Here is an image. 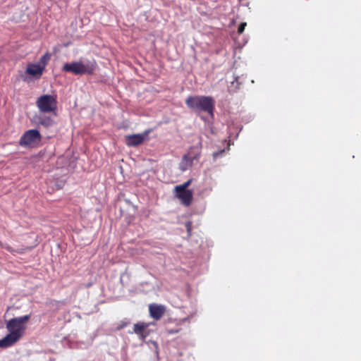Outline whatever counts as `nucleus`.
<instances>
[{"label": "nucleus", "instance_id": "9d476101", "mask_svg": "<svg viewBox=\"0 0 361 361\" xmlns=\"http://www.w3.org/2000/svg\"><path fill=\"white\" fill-rule=\"evenodd\" d=\"M145 140V136L141 134H133L126 136V145L129 147H137L141 145Z\"/></svg>", "mask_w": 361, "mask_h": 361}, {"label": "nucleus", "instance_id": "f257e3e1", "mask_svg": "<svg viewBox=\"0 0 361 361\" xmlns=\"http://www.w3.org/2000/svg\"><path fill=\"white\" fill-rule=\"evenodd\" d=\"M30 318V315L27 314L7 321L6 326L9 334L0 339V348H8L16 343L24 335Z\"/></svg>", "mask_w": 361, "mask_h": 361}, {"label": "nucleus", "instance_id": "20e7f679", "mask_svg": "<svg viewBox=\"0 0 361 361\" xmlns=\"http://www.w3.org/2000/svg\"><path fill=\"white\" fill-rule=\"evenodd\" d=\"M36 105L42 113H52L57 108L56 97L54 95L43 94L37 98Z\"/></svg>", "mask_w": 361, "mask_h": 361}, {"label": "nucleus", "instance_id": "0eeeda50", "mask_svg": "<svg viewBox=\"0 0 361 361\" xmlns=\"http://www.w3.org/2000/svg\"><path fill=\"white\" fill-rule=\"evenodd\" d=\"M149 311L151 317L155 320H159L166 312V308L162 305L155 303L149 305Z\"/></svg>", "mask_w": 361, "mask_h": 361}, {"label": "nucleus", "instance_id": "f8f14e48", "mask_svg": "<svg viewBox=\"0 0 361 361\" xmlns=\"http://www.w3.org/2000/svg\"><path fill=\"white\" fill-rule=\"evenodd\" d=\"M35 121L46 128H49L54 124V120L47 116H39L35 117Z\"/></svg>", "mask_w": 361, "mask_h": 361}, {"label": "nucleus", "instance_id": "f3484780", "mask_svg": "<svg viewBox=\"0 0 361 361\" xmlns=\"http://www.w3.org/2000/svg\"><path fill=\"white\" fill-rule=\"evenodd\" d=\"M224 152H225L224 149L220 150V151L216 152H214L212 154V157H213L214 159H216L219 156L223 154Z\"/></svg>", "mask_w": 361, "mask_h": 361}, {"label": "nucleus", "instance_id": "2eb2a0df", "mask_svg": "<svg viewBox=\"0 0 361 361\" xmlns=\"http://www.w3.org/2000/svg\"><path fill=\"white\" fill-rule=\"evenodd\" d=\"M246 25H247L246 23H240V25H239L238 29V33L239 35H240V34H242L243 32Z\"/></svg>", "mask_w": 361, "mask_h": 361}, {"label": "nucleus", "instance_id": "1a4fd4ad", "mask_svg": "<svg viewBox=\"0 0 361 361\" xmlns=\"http://www.w3.org/2000/svg\"><path fill=\"white\" fill-rule=\"evenodd\" d=\"M176 197L180 200L185 206H190L192 200V190H175Z\"/></svg>", "mask_w": 361, "mask_h": 361}, {"label": "nucleus", "instance_id": "39448f33", "mask_svg": "<svg viewBox=\"0 0 361 361\" xmlns=\"http://www.w3.org/2000/svg\"><path fill=\"white\" fill-rule=\"evenodd\" d=\"M41 141V135L37 130H27L20 137L19 143L23 147H33Z\"/></svg>", "mask_w": 361, "mask_h": 361}, {"label": "nucleus", "instance_id": "9b49d317", "mask_svg": "<svg viewBox=\"0 0 361 361\" xmlns=\"http://www.w3.org/2000/svg\"><path fill=\"white\" fill-rule=\"evenodd\" d=\"M200 157V152L198 151L196 154H192L191 152L183 156V163L185 164V166H191L193 164V161L195 160L197 161Z\"/></svg>", "mask_w": 361, "mask_h": 361}, {"label": "nucleus", "instance_id": "ddd939ff", "mask_svg": "<svg viewBox=\"0 0 361 361\" xmlns=\"http://www.w3.org/2000/svg\"><path fill=\"white\" fill-rule=\"evenodd\" d=\"M192 183V179H189L188 181L185 182L181 185H176L175 187V190H188L187 188L190 186Z\"/></svg>", "mask_w": 361, "mask_h": 361}, {"label": "nucleus", "instance_id": "f03ea898", "mask_svg": "<svg viewBox=\"0 0 361 361\" xmlns=\"http://www.w3.org/2000/svg\"><path fill=\"white\" fill-rule=\"evenodd\" d=\"M185 104L192 111L200 113L206 112L213 116L215 101L209 96H189Z\"/></svg>", "mask_w": 361, "mask_h": 361}, {"label": "nucleus", "instance_id": "7ed1b4c3", "mask_svg": "<svg viewBox=\"0 0 361 361\" xmlns=\"http://www.w3.org/2000/svg\"><path fill=\"white\" fill-rule=\"evenodd\" d=\"M49 59L50 55L47 53L41 56L39 61L36 63H28L26 68L25 73L35 78V79L40 78Z\"/></svg>", "mask_w": 361, "mask_h": 361}, {"label": "nucleus", "instance_id": "423d86ee", "mask_svg": "<svg viewBox=\"0 0 361 361\" xmlns=\"http://www.w3.org/2000/svg\"><path fill=\"white\" fill-rule=\"evenodd\" d=\"M63 70L75 75L84 74L88 71V65L81 61H76L64 64Z\"/></svg>", "mask_w": 361, "mask_h": 361}, {"label": "nucleus", "instance_id": "dca6fc26", "mask_svg": "<svg viewBox=\"0 0 361 361\" xmlns=\"http://www.w3.org/2000/svg\"><path fill=\"white\" fill-rule=\"evenodd\" d=\"M66 181V178L64 177H61L60 180L56 183V186L57 188H62L64 183Z\"/></svg>", "mask_w": 361, "mask_h": 361}, {"label": "nucleus", "instance_id": "4468645a", "mask_svg": "<svg viewBox=\"0 0 361 361\" xmlns=\"http://www.w3.org/2000/svg\"><path fill=\"white\" fill-rule=\"evenodd\" d=\"M180 331V328H175V329H167L166 332L169 335L177 334Z\"/></svg>", "mask_w": 361, "mask_h": 361}, {"label": "nucleus", "instance_id": "6e6552de", "mask_svg": "<svg viewBox=\"0 0 361 361\" xmlns=\"http://www.w3.org/2000/svg\"><path fill=\"white\" fill-rule=\"evenodd\" d=\"M149 324L144 322H139L134 324L133 333L137 334L142 341H145L149 336L147 329Z\"/></svg>", "mask_w": 361, "mask_h": 361}, {"label": "nucleus", "instance_id": "a211bd4d", "mask_svg": "<svg viewBox=\"0 0 361 361\" xmlns=\"http://www.w3.org/2000/svg\"><path fill=\"white\" fill-rule=\"evenodd\" d=\"M130 323L128 322H121L119 325L117 327V329L118 330H120V329H123L124 327H126V326H128Z\"/></svg>", "mask_w": 361, "mask_h": 361}]
</instances>
